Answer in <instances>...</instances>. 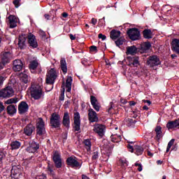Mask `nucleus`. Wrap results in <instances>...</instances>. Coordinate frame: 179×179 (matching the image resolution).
<instances>
[{
	"instance_id": "34",
	"label": "nucleus",
	"mask_w": 179,
	"mask_h": 179,
	"mask_svg": "<svg viewBox=\"0 0 179 179\" xmlns=\"http://www.w3.org/2000/svg\"><path fill=\"white\" fill-rule=\"evenodd\" d=\"M124 123L127 127H135V124H136V120L132 119V118H127L124 120Z\"/></svg>"
},
{
	"instance_id": "5",
	"label": "nucleus",
	"mask_w": 179,
	"mask_h": 179,
	"mask_svg": "<svg viewBox=\"0 0 179 179\" xmlns=\"http://www.w3.org/2000/svg\"><path fill=\"white\" fill-rule=\"evenodd\" d=\"M45 134V124L43 118L39 117L36 122V134L39 136H43Z\"/></svg>"
},
{
	"instance_id": "42",
	"label": "nucleus",
	"mask_w": 179,
	"mask_h": 179,
	"mask_svg": "<svg viewBox=\"0 0 179 179\" xmlns=\"http://www.w3.org/2000/svg\"><path fill=\"white\" fill-rule=\"evenodd\" d=\"M21 82L23 83L27 84L29 83V76L27 74H22L20 78Z\"/></svg>"
},
{
	"instance_id": "15",
	"label": "nucleus",
	"mask_w": 179,
	"mask_h": 179,
	"mask_svg": "<svg viewBox=\"0 0 179 179\" xmlns=\"http://www.w3.org/2000/svg\"><path fill=\"white\" fill-rule=\"evenodd\" d=\"M29 111V104L26 101H21L18 105L19 114H26Z\"/></svg>"
},
{
	"instance_id": "4",
	"label": "nucleus",
	"mask_w": 179,
	"mask_h": 179,
	"mask_svg": "<svg viewBox=\"0 0 179 179\" xmlns=\"http://www.w3.org/2000/svg\"><path fill=\"white\" fill-rule=\"evenodd\" d=\"M127 34L130 40L136 41L141 38V31L137 28H131L127 31Z\"/></svg>"
},
{
	"instance_id": "47",
	"label": "nucleus",
	"mask_w": 179,
	"mask_h": 179,
	"mask_svg": "<svg viewBox=\"0 0 179 179\" xmlns=\"http://www.w3.org/2000/svg\"><path fill=\"white\" fill-rule=\"evenodd\" d=\"M113 104L114 103L111 102L110 106L107 109V111L109 114H113Z\"/></svg>"
},
{
	"instance_id": "24",
	"label": "nucleus",
	"mask_w": 179,
	"mask_h": 179,
	"mask_svg": "<svg viewBox=\"0 0 179 179\" xmlns=\"http://www.w3.org/2000/svg\"><path fill=\"white\" fill-rule=\"evenodd\" d=\"M166 128L170 129H174V128H178L179 129V120H175L174 121H169L166 124Z\"/></svg>"
},
{
	"instance_id": "60",
	"label": "nucleus",
	"mask_w": 179,
	"mask_h": 179,
	"mask_svg": "<svg viewBox=\"0 0 179 179\" xmlns=\"http://www.w3.org/2000/svg\"><path fill=\"white\" fill-rule=\"evenodd\" d=\"M129 106H135V104H136V102L134 101H130L129 102Z\"/></svg>"
},
{
	"instance_id": "31",
	"label": "nucleus",
	"mask_w": 179,
	"mask_h": 179,
	"mask_svg": "<svg viewBox=\"0 0 179 179\" xmlns=\"http://www.w3.org/2000/svg\"><path fill=\"white\" fill-rule=\"evenodd\" d=\"M66 92L69 93L71 90H72V77L69 76L66 78Z\"/></svg>"
},
{
	"instance_id": "57",
	"label": "nucleus",
	"mask_w": 179,
	"mask_h": 179,
	"mask_svg": "<svg viewBox=\"0 0 179 179\" xmlns=\"http://www.w3.org/2000/svg\"><path fill=\"white\" fill-rule=\"evenodd\" d=\"M91 23H92L94 26H96V24L97 23V20L95 18H92L91 20Z\"/></svg>"
},
{
	"instance_id": "2",
	"label": "nucleus",
	"mask_w": 179,
	"mask_h": 179,
	"mask_svg": "<svg viewBox=\"0 0 179 179\" xmlns=\"http://www.w3.org/2000/svg\"><path fill=\"white\" fill-rule=\"evenodd\" d=\"M30 94L32 99L34 100H40L41 97H44V93L43 89L40 85L33 84L30 87Z\"/></svg>"
},
{
	"instance_id": "22",
	"label": "nucleus",
	"mask_w": 179,
	"mask_h": 179,
	"mask_svg": "<svg viewBox=\"0 0 179 179\" xmlns=\"http://www.w3.org/2000/svg\"><path fill=\"white\" fill-rule=\"evenodd\" d=\"M90 101H91V104L93 108H94V110L96 111H100V108L101 106H100V104L99 103V101H97V99L96 98V96H91Z\"/></svg>"
},
{
	"instance_id": "40",
	"label": "nucleus",
	"mask_w": 179,
	"mask_h": 179,
	"mask_svg": "<svg viewBox=\"0 0 179 179\" xmlns=\"http://www.w3.org/2000/svg\"><path fill=\"white\" fill-rule=\"evenodd\" d=\"M151 47L152 45L149 42H145L141 45V50H143V51H148V50H149Z\"/></svg>"
},
{
	"instance_id": "38",
	"label": "nucleus",
	"mask_w": 179,
	"mask_h": 179,
	"mask_svg": "<svg viewBox=\"0 0 179 179\" xmlns=\"http://www.w3.org/2000/svg\"><path fill=\"white\" fill-rule=\"evenodd\" d=\"M37 66H38V62L37 60H33L30 62L29 68L31 71H34L37 69Z\"/></svg>"
},
{
	"instance_id": "20",
	"label": "nucleus",
	"mask_w": 179,
	"mask_h": 179,
	"mask_svg": "<svg viewBox=\"0 0 179 179\" xmlns=\"http://www.w3.org/2000/svg\"><path fill=\"white\" fill-rule=\"evenodd\" d=\"M36 131V127L33 126L31 124H27L24 128V134L27 135V136H31L33 135V132Z\"/></svg>"
},
{
	"instance_id": "12",
	"label": "nucleus",
	"mask_w": 179,
	"mask_h": 179,
	"mask_svg": "<svg viewBox=\"0 0 179 179\" xmlns=\"http://www.w3.org/2000/svg\"><path fill=\"white\" fill-rule=\"evenodd\" d=\"M40 149V145L36 141H32L29 143V146L26 148L29 153H36Z\"/></svg>"
},
{
	"instance_id": "37",
	"label": "nucleus",
	"mask_w": 179,
	"mask_h": 179,
	"mask_svg": "<svg viewBox=\"0 0 179 179\" xmlns=\"http://www.w3.org/2000/svg\"><path fill=\"white\" fill-rule=\"evenodd\" d=\"M134 152L137 156H141L143 153V148L141 145H135Z\"/></svg>"
},
{
	"instance_id": "46",
	"label": "nucleus",
	"mask_w": 179,
	"mask_h": 179,
	"mask_svg": "<svg viewBox=\"0 0 179 179\" xmlns=\"http://www.w3.org/2000/svg\"><path fill=\"white\" fill-rule=\"evenodd\" d=\"M13 3L15 5V8H19V6H20V0H14Z\"/></svg>"
},
{
	"instance_id": "3",
	"label": "nucleus",
	"mask_w": 179,
	"mask_h": 179,
	"mask_svg": "<svg viewBox=\"0 0 179 179\" xmlns=\"http://www.w3.org/2000/svg\"><path fill=\"white\" fill-rule=\"evenodd\" d=\"M50 127L52 128H61V116L57 113H53L50 116Z\"/></svg>"
},
{
	"instance_id": "19",
	"label": "nucleus",
	"mask_w": 179,
	"mask_h": 179,
	"mask_svg": "<svg viewBox=\"0 0 179 179\" xmlns=\"http://www.w3.org/2000/svg\"><path fill=\"white\" fill-rule=\"evenodd\" d=\"M127 61L129 66H138L139 65V57H128Z\"/></svg>"
},
{
	"instance_id": "61",
	"label": "nucleus",
	"mask_w": 179,
	"mask_h": 179,
	"mask_svg": "<svg viewBox=\"0 0 179 179\" xmlns=\"http://www.w3.org/2000/svg\"><path fill=\"white\" fill-rule=\"evenodd\" d=\"M62 16L64 18H66V17H68V14H67V13H62Z\"/></svg>"
},
{
	"instance_id": "33",
	"label": "nucleus",
	"mask_w": 179,
	"mask_h": 179,
	"mask_svg": "<svg viewBox=\"0 0 179 179\" xmlns=\"http://www.w3.org/2000/svg\"><path fill=\"white\" fill-rule=\"evenodd\" d=\"M10 146L12 150H16L22 146V143L17 141H15L10 143Z\"/></svg>"
},
{
	"instance_id": "44",
	"label": "nucleus",
	"mask_w": 179,
	"mask_h": 179,
	"mask_svg": "<svg viewBox=\"0 0 179 179\" xmlns=\"http://www.w3.org/2000/svg\"><path fill=\"white\" fill-rule=\"evenodd\" d=\"M17 103V98H11L6 101V104H16Z\"/></svg>"
},
{
	"instance_id": "6",
	"label": "nucleus",
	"mask_w": 179,
	"mask_h": 179,
	"mask_svg": "<svg viewBox=\"0 0 179 179\" xmlns=\"http://www.w3.org/2000/svg\"><path fill=\"white\" fill-rule=\"evenodd\" d=\"M66 163L67 166L72 167V169H80V167H82V164L78 162V158L75 156L68 157Z\"/></svg>"
},
{
	"instance_id": "16",
	"label": "nucleus",
	"mask_w": 179,
	"mask_h": 179,
	"mask_svg": "<svg viewBox=\"0 0 179 179\" xmlns=\"http://www.w3.org/2000/svg\"><path fill=\"white\" fill-rule=\"evenodd\" d=\"M88 120L90 122H97L99 117L97 113L93 109L90 108L88 110Z\"/></svg>"
},
{
	"instance_id": "30",
	"label": "nucleus",
	"mask_w": 179,
	"mask_h": 179,
	"mask_svg": "<svg viewBox=\"0 0 179 179\" xmlns=\"http://www.w3.org/2000/svg\"><path fill=\"white\" fill-rule=\"evenodd\" d=\"M143 36L144 38L149 40L153 38V32H152V29H144L143 31Z\"/></svg>"
},
{
	"instance_id": "49",
	"label": "nucleus",
	"mask_w": 179,
	"mask_h": 179,
	"mask_svg": "<svg viewBox=\"0 0 179 179\" xmlns=\"http://www.w3.org/2000/svg\"><path fill=\"white\" fill-rule=\"evenodd\" d=\"M90 51L91 52H97V47L95 45L90 46Z\"/></svg>"
},
{
	"instance_id": "41",
	"label": "nucleus",
	"mask_w": 179,
	"mask_h": 179,
	"mask_svg": "<svg viewBox=\"0 0 179 179\" xmlns=\"http://www.w3.org/2000/svg\"><path fill=\"white\" fill-rule=\"evenodd\" d=\"M115 43L117 47H120V45H122L125 43V38L124 37H120Z\"/></svg>"
},
{
	"instance_id": "59",
	"label": "nucleus",
	"mask_w": 179,
	"mask_h": 179,
	"mask_svg": "<svg viewBox=\"0 0 179 179\" xmlns=\"http://www.w3.org/2000/svg\"><path fill=\"white\" fill-rule=\"evenodd\" d=\"M69 37L71 40H76V37L73 36V34H70Z\"/></svg>"
},
{
	"instance_id": "25",
	"label": "nucleus",
	"mask_w": 179,
	"mask_h": 179,
	"mask_svg": "<svg viewBox=\"0 0 179 179\" xmlns=\"http://www.w3.org/2000/svg\"><path fill=\"white\" fill-rule=\"evenodd\" d=\"M126 54L127 55H136L138 54V48L135 45L128 46Z\"/></svg>"
},
{
	"instance_id": "10",
	"label": "nucleus",
	"mask_w": 179,
	"mask_h": 179,
	"mask_svg": "<svg viewBox=\"0 0 179 179\" xmlns=\"http://www.w3.org/2000/svg\"><path fill=\"white\" fill-rule=\"evenodd\" d=\"M73 128L75 132L80 131V114L79 112H76L73 114Z\"/></svg>"
},
{
	"instance_id": "62",
	"label": "nucleus",
	"mask_w": 179,
	"mask_h": 179,
	"mask_svg": "<svg viewBox=\"0 0 179 179\" xmlns=\"http://www.w3.org/2000/svg\"><path fill=\"white\" fill-rule=\"evenodd\" d=\"M11 179H22V176H11Z\"/></svg>"
},
{
	"instance_id": "8",
	"label": "nucleus",
	"mask_w": 179,
	"mask_h": 179,
	"mask_svg": "<svg viewBox=\"0 0 179 179\" xmlns=\"http://www.w3.org/2000/svg\"><path fill=\"white\" fill-rule=\"evenodd\" d=\"M52 160L56 169H61L62 167V158H61V153L59 152L55 151L53 152Z\"/></svg>"
},
{
	"instance_id": "53",
	"label": "nucleus",
	"mask_w": 179,
	"mask_h": 179,
	"mask_svg": "<svg viewBox=\"0 0 179 179\" xmlns=\"http://www.w3.org/2000/svg\"><path fill=\"white\" fill-rule=\"evenodd\" d=\"M5 157V154L3 152H0V162H2Z\"/></svg>"
},
{
	"instance_id": "55",
	"label": "nucleus",
	"mask_w": 179,
	"mask_h": 179,
	"mask_svg": "<svg viewBox=\"0 0 179 179\" xmlns=\"http://www.w3.org/2000/svg\"><path fill=\"white\" fill-rule=\"evenodd\" d=\"M120 163H122L123 166H128V162L126 161V159L120 160Z\"/></svg>"
},
{
	"instance_id": "43",
	"label": "nucleus",
	"mask_w": 179,
	"mask_h": 179,
	"mask_svg": "<svg viewBox=\"0 0 179 179\" xmlns=\"http://www.w3.org/2000/svg\"><path fill=\"white\" fill-rule=\"evenodd\" d=\"M174 142H176V139L172 138L168 143L167 148H166V153H169L170 152V149H171V146L174 145Z\"/></svg>"
},
{
	"instance_id": "54",
	"label": "nucleus",
	"mask_w": 179,
	"mask_h": 179,
	"mask_svg": "<svg viewBox=\"0 0 179 179\" xmlns=\"http://www.w3.org/2000/svg\"><path fill=\"white\" fill-rule=\"evenodd\" d=\"M127 148L129 150V152H134V147L132 145H131V144H129L127 145Z\"/></svg>"
},
{
	"instance_id": "52",
	"label": "nucleus",
	"mask_w": 179,
	"mask_h": 179,
	"mask_svg": "<svg viewBox=\"0 0 179 179\" xmlns=\"http://www.w3.org/2000/svg\"><path fill=\"white\" fill-rule=\"evenodd\" d=\"M5 110V106H3V103L0 101V113H2Z\"/></svg>"
},
{
	"instance_id": "18",
	"label": "nucleus",
	"mask_w": 179,
	"mask_h": 179,
	"mask_svg": "<svg viewBox=\"0 0 179 179\" xmlns=\"http://www.w3.org/2000/svg\"><path fill=\"white\" fill-rule=\"evenodd\" d=\"M11 177H23L20 166H13L11 169Z\"/></svg>"
},
{
	"instance_id": "50",
	"label": "nucleus",
	"mask_w": 179,
	"mask_h": 179,
	"mask_svg": "<svg viewBox=\"0 0 179 179\" xmlns=\"http://www.w3.org/2000/svg\"><path fill=\"white\" fill-rule=\"evenodd\" d=\"M134 166H136V167H138V171H142L143 168H142V164H141L136 163V164H134Z\"/></svg>"
},
{
	"instance_id": "39",
	"label": "nucleus",
	"mask_w": 179,
	"mask_h": 179,
	"mask_svg": "<svg viewBox=\"0 0 179 179\" xmlns=\"http://www.w3.org/2000/svg\"><path fill=\"white\" fill-rule=\"evenodd\" d=\"M83 143H84L87 152H90V150L92 149V142L90 141V139L84 140Z\"/></svg>"
},
{
	"instance_id": "64",
	"label": "nucleus",
	"mask_w": 179,
	"mask_h": 179,
	"mask_svg": "<svg viewBox=\"0 0 179 179\" xmlns=\"http://www.w3.org/2000/svg\"><path fill=\"white\" fill-rule=\"evenodd\" d=\"M83 179H90L87 176L83 175Z\"/></svg>"
},
{
	"instance_id": "9",
	"label": "nucleus",
	"mask_w": 179,
	"mask_h": 179,
	"mask_svg": "<svg viewBox=\"0 0 179 179\" xmlns=\"http://www.w3.org/2000/svg\"><path fill=\"white\" fill-rule=\"evenodd\" d=\"M106 125L101 124H95L94 125V132L97 134L100 138H103L104 134H106Z\"/></svg>"
},
{
	"instance_id": "63",
	"label": "nucleus",
	"mask_w": 179,
	"mask_h": 179,
	"mask_svg": "<svg viewBox=\"0 0 179 179\" xmlns=\"http://www.w3.org/2000/svg\"><path fill=\"white\" fill-rule=\"evenodd\" d=\"M3 79H4V78L3 76H0V86L3 83Z\"/></svg>"
},
{
	"instance_id": "51",
	"label": "nucleus",
	"mask_w": 179,
	"mask_h": 179,
	"mask_svg": "<svg viewBox=\"0 0 179 179\" xmlns=\"http://www.w3.org/2000/svg\"><path fill=\"white\" fill-rule=\"evenodd\" d=\"M98 38H101V40H102L103 41H104V40H106V38H107V37L106 36V35H103V34H99L98 35Z\"/></svg>"
},
{
	"instance_id": "32",
	"label": "nucleus",
	"mask_w": 179,
	"mask_h": 179,
	"mask_svg": "<svg viewBox=\"0 0 179 179\" xmlns=\"http://www.w3.org/2000/svg\"><path fill=\"white\" fill-rule=\"evenodd\" d=\"M16 106L15 105H10L7 106V114H9V115H13L14 114H16Z\"/></svg>"
},
{
	"instance_id": "35",
	"label": "nucleus",
	"mask_w": 179,
	"mask_h": 179,
	"mask_svg": "<svg viewBox=\"0 0 179 179\" xmlns=\"http://www.w3.org/2000/svg\"><path fill=\"white\" fill-rule=\"evenodd\" d=\"M155 132H156V138L157 141H160V138L163 136V132L162 131V127L157 126L155 128Z\"/></svg>"
},
{
	"instance_id": "23",
	"label": "nucleus",
	"mask_w": 179,
	"mask_h": 179,
	"mask_svg": "<svg viewBox=\"0 0 179 179\" xmlns=\"http://www.w3.org/2000/svg\"><path fill=\"white\" fill-rule=\"evenodd\" d=\"M171 49L173 52H176L179 55V39L178 38H174L172 40L171 42Z\"/></svg>"
},
{
	"instance_id": "11",
	"label": "nucleus",
	"mask_w": 179,
	"mask_h": 179,
	"mask_svg": "<svg viewBox=\"0 0 179 179\" xmlns=\"http://www.w3.org/2000/svg\"><path fill=\"white\" fill-rule=\"evenodd\" d=\"M147 64L152 68H153V66H157L161 64L160 59H159V57L157 55L150 56L147 60Z\"/></svg>"
},
{
	"instance_id": "26",
	"label": "nucleus",
	"mask_w": 179,
	"mask_h": 179,
	"mask_svg": "<svg viewBox=\"0 0 179 179\" xmlns=\"http://www.w3.org/2000/svg\"><path fill=\"white\" fill-rule=\"evenodd\" d=\"M8 20L10 23V29H15L17 26V18L15 15L8 16Z\"/></svg>"
},
{
	"instance_id": "36",
	"label": "nucleus",
	"mask_w": 179,
	"mask_h": 179,
	"mask_svg": "<svg viewBox=\"0 0 179 179\" xmlns=\"http://www.w3.org/2000/svg\"><path fill=\"white\" fill-rule=\"evenodd\" d=\"M110 139L114 143H118L119 142H121V135L113 134L110 136Z\"/></svg>"
},
{
	"instance_id": "27",
	"label": "nucleus",
	"mask_w": 179,
	"mask_h": 179,
	"mask_svg": "<svg viewBox=\"0 0 179 179\" xmlns=\"http://www.w3.org/2000/svg\"><path fill=\"white\" fill-rule=\"evenodd\" d=\"M10 52H6L2 53L1 55V62L5 65V64H9V59H10Z\"/></svg>"
},
{
	"instance_id": "56",
	"label": "nucleus",
	"mask_w": 179,
	"mask_h": 179,
	"mask_svg": "<svg viewBox=\"0 0 179 179\" xmlns=\"http://www.w3.org/2000/svg\"><path fill=\"white\" fill-rule=\"evenodd\" d=\"M39 34L40 36H41L42 37H45V32H44V31L43 30H39Z\"/></svg>"
},
{
	"instance_id": "13",
	"label": "nucleus",
	"mask_w": 179,
	"mask_h": 179,
	"mask_svg": "<svg viewBox=\"0 0 179 179\" xmlns=\"http://www.w3.org/2000/svg\"><path fill=\"white\" fill-rule=\"evenodd\" d=\"M27 44V35H20L18 37L17 45L20 50H24Z\"/></svg>"
},
{
	"instance_id": "28",
	"label": "nucleus",
	"mask_w": 179,
	"mask_h": 179,
	"mask_svg": "<svg viewBox=\"0 0 179 179\" xmlns=\"http://www.w3.org/2000/svg\"><path fill=\"white\" fill-rule=\"evenodd\" d=\"M110 37L112 40H117V38H120V37H121V31L113 29L110 32Z\"/></svg>"
},
{
	"instance_id": "14",
	"label": "nucleus",
	"mask_w": 179,
	"mask_h": 179,
	"mask_svg": "<svg viewBox=\"0 0 179 179\" xmlns=\"http://www.w3.org/2000/svg\"><path fill=\"white\" fill-rule=\"evenodd\" d=\"M27 37L28 43L29 44L30 47H32V48H37V47H38L37 40L36 39V36L34 34H29L27 36Z\"/></svg>"
},
{
	"instance_id": "21",
	"label": "nucleus",
	"mask_w": 179,
	"mask_h": 179,
	"mask_svg": "<svg viewBox=\"0 0 179 179\" xmlns=\"http://www.w3.org/2000/svg\"><path fill=\"white\" fill-rule=\"evenodd\" d=\"M62 124L64 127H65L66 128H69L71 125V117L69 116V113H64L63 116Z\"/></svg>"
},
{
	"instance_id": "7",
	"label": "nucleus",
	"mask_w": 179,
	"mask_h": 179,
	"mask_svg": "<svg viewBox=\"0 0 179 179\" xmlns=\"http://www.w3.org/2000/svg\"><path fill=\"white\" fill-rule=\"evenodd\" d=\"M15 94L13 88L10 86H8L6 88L0 90V97L6 99V97H12Z\"/></svg>"
},
{
	"instance_id": "17",
	"label": "nucleus",
	"mask_w": 179,
	"mask_h": 179,
	"mask_svg": "<svg viewBox=\"0 0 179 179\" xmlns=\"http://www.w3.org/2000/svg\"><path fill=\"white\" fill-rule=\"evenodd\" d=\"M13 70L14 72H20L23 69V62L20 59H15L13 63Z\"/></svg>"
},
{
	"instance_id": "48",
	"label": "nucleus",
	"mask_w": 179,
	"mask_h": 179,
	"mask_svg": "<svg viewBox=\"0 0 179 179\" xmlns=\"http://www.w3.org/2000/svg\"><path fill=\"white\" fill-rule=\"evenodd\" d=\"M64 99H65V90H64L63 92L61 93L59 99L61 101H64Z\"/></svg>"
},
{
	"instance_id": "1",
	"label": "nucleus",
	"mask_w": 179,
	"mask_h": 179,
	"mask_svg": "<svg viewBox=\"0 0 179 179\" xmlns=\"http://www.w3.org/2000/svg\"><path fill=\"white\" fill-rule=\"evenodd\" d=\"M55 79H57V71L54 69H51L46 75V86L45 87L46 92L52 90Z\"/></svg>"
},
{
	"instance_id": "45",
	"label": "nucleus",
	"mask_w": 179,
	"mask_h": 179,
	"mask_svg": "<svg viewBox=\"0 0 179 179\" xmlns=\"http://www.w3.org/2000/svg\"><path fill=\"white\" fill-rule=\"evenodd\" d=\"M99 159V151H95L92 153V160H97Z\"/></svg>"
},
{
	"instance_id": "58",
	"label": "nucleus",
	"mask_w": 179,
	"mask_h": 179,
	"mask_svg": "<svg viewBox=\"0 0 179 179\" xmlns=\"http://www.w3.org/2000/svg\"><path fill=\"white\" fill-rule=\"evenodd\" d=\"M143 103H147V104H148V106H150V104H152V102L149 100H143Z\"/></svg>"
},
{
	"instance_id": "29",
	"label": "nucleus",
	"mask_w": 179,
	"mask_h": 179,
	"mask_svg": "<svg viewBox=\"0 0 179 179\" xmlns=\"http://www.w3.org/2000/svg\"><path fill=\"white\" fill-rule=\"evenodd\" d=\"M60 68L63 72V73H66L68 72V66H66V60L65 58H62L60 60Z\"/></svg>"
}]
</instances>
